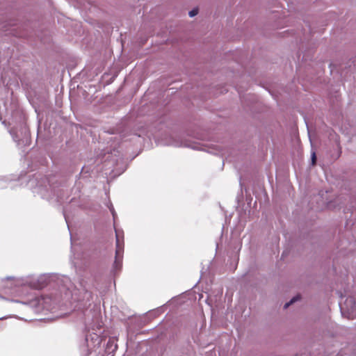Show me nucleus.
I'll return each instance as SVG.
<instances>
[{"instance_id": "1", "label": "nucleus", "mask_w": 356, "mask_h": 356, "mask_svg": "<svg viewBox=\"0 0 356 356\" xmlns=\"http://www.w3.org/2000/svg\"><path fill=\"white\" fill-rule=\"evenodd\" d=\"M116 250H115V264L116 266L120 265L122 261V252H123V242L121 243L120 241L119 233L116 231Z\"/></svg>"}, {"instance_id": "2", "label": "nucleus", "mask_w": 356, "mask_h": 356, "mask_svg": "<svg viewBox=\"0 0 356 356\" xmlns=\"http://www.w3.org/2000/svg\"><path fill=\"white\" fill-rule=\"evenodd\" d=\"M300 299V296H296V297L293 298L290 302H286L285 305H284V309H286L287 307H289L290 305H291L292 303H293L294 302Z\"/></svg>"}, {"instance_id": "3", "label": "nucleus", "mask_w": 356, "mask_h": 356, "mask_svg": "<svg viewBox=\"0 0 356 356\" xmlns=\"http://www.w3.org/2000/svg\"><path fill=\"white\" fill-rule=\"evenodd\" d=\"M197 13H198V9L197 8H194V9H193L192 10H191L189 12V16L193 17L197 15Z\"/></svg>"}, {"instance_id": "4", "label": "nucleus", "mask_w": 356, "mask_h": 356, "mask_svg": "<svg viewBox=\"0 0 356 356\" xmlns=\"http://www.w3.org/2000/svg\"><path fill=\"white\" fill-rule=\"evenodd\" d=\"M316 153L314 152L312 154V164L313 165H314L316 164Z\"/></svg>"}]
</instances>
